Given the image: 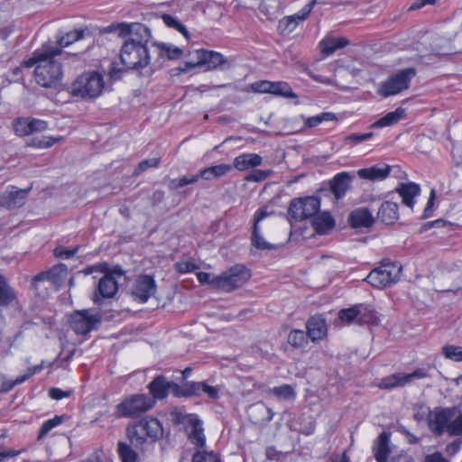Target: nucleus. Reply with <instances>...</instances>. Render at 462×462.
<instances>
[{
	"label": "nucleus",
	"mask_w": 462,
	"mask_h": 462,
	"mask_svg": "<svg viewBox=\"0 0 462 462\" xmlns=\"http://www.w3.org/2000/svg\"><path fill=\"white\" fill-rule=\"evenodd\" d=\"M193 462H221L219 456L212 451H197L192 457Z\"/></svg>",
	"instance_id": "48"
},
{
	"label": "nucleus",
	"mask_w": 462,
	"mask_h": 462,
	"mask_svg": "<svg viewBox=\"0 0 462 462\" xmlns=\"http://www.w3.org/2000/svg\"><path fill=\"white\" fill-rule=\"evenodd\" d=\"M348 222L353 227H371L374 223V217L367 208H357L348 217Z\"/></svg>",
	"instance_id": "22"
},
{
	"label": "nucleus",
	"mask_w": 462,
	"mask_h": 462,
	"mask_svg": "<svg viewBox=\"0 0 462 462\" xmlns=\"http://www.w3.org/2000/svg\"><path fill=\"white\" fill-rule=\"evenodd\" d=\"M308 338L310 337L303 330L292 329L288 335L287 342L294 348H303L309 343Z\"/></svg>",
	"instance_id": "36"
},
{
	"label": "nucleus",
	"mask_w": 462,
	"mask_h": 462,
	"mask_svg": "<svg viewBox=\"0 0 462 462\" xmlns=\"http://www.w3.org/2000/svg\"><path fill=\"white\" fill-rule=\"evenodd\" d=\"M270 94L288 98H294L297 97L292 91L291 86L284 81H272Z\"/></svg>",
	"instance_id": "41"
},
{
	"label": "nucleus",
	"mask_w": 462,
	"mask_h": 462,
	"mask_svg": "<svg viewBox=\"0 0 462 462\" xmlns=\"http://www.w3.org/2000/svg\"><path fill=\"white\" fill-rule=\"evenodd\" d=\"M302 119L304 120L305 126H307L309 128H313V127L319 125V124H321L322 122L336 120L337 117H336V115L333 113L323 112V113H320L319 115L307 117V118L302 116Z\"/></svg>",
	"instance_id": "44"
},
{
	"label": "nucleus",
	"mask_w": 462,
	"mask_h": 462,
	"mask_svg": "<svg viewBox=\"0 0 462 462\" xmlns=\"http://www.w3.org/2000/svg\"><path fill=\"white\" fill-rule=\"evenodd\" d=\"M270 393L283 400H294L296 397V392L290 384L273 387V389H270Z\"/></svg>",
	"instance_id": "45"
},
{
	"label": "nucleus",
	"mask_w": 462,
	"mask_h": 462,
	"mask_svg": "<svg viewBox=\"0 0 462 462\" xmlns=\"http://www.w3.org/2000/svg\"><path fill=\"white\" fill-rule=\"evenodd\" d=\"M312 226L317 234L326 235L334 228L335 220L328 212H322L313 217Z\"/></svg>",
	"instance_id": "29"
},
{
	"label": "nucleus",
	"mask_w": 462,
	"mask_h": 462,
	"mask_svg": "<svg viewBox=\"0 0 462 462\" xmlns=\"http://www.w3.org/2000/svg\"><path fill=\"white\" fill-rule=\"evenodd\" d=\"M156 284L154 279L147 274L139 275L132 286V296L141 303L146 302L154 295Z\"/></svg>",
	"instance_id": "16"
},
{
	"label": "nucleus",
	"mask_w": 462,
	"mask_h": 462,
	"mask_svg": "<svg viewBox=\"0 0 462 462\" xmlns=\"http://www.w3.org/2000/svg\"><path fill=\"white\" fill-rule=\"evenodd\" d=\"M373 136H374L373 132H368V133H364V134L354 133V134L347 135L346 137V141L352 143L354 144H357V143H363L365 141L370 140Z\"/></svg>",
	"instance_id": "58"
},
{
	"label": "nucleus",
	"mask_w": 462,
	"mask_h": 462,
	"mask_svg": "<svg viewBox=\"0 0 462 462\" xmlns=\"http://www.w3.org/2000/svg\"><path fill=\"white\" fill-rule=\"evenodd\" d=\"M442 351L445 357L455 362L462 361V346L447 345L443 347Z\"/></svg>",
	"instance_id": "47"
},
{
	"label": "nucleus",
	"mask_w": 462,
	"mask_h": 462,
	"mask_svg": "<svg viewBox=\"0 0 462 462\" xmlns=\"http://www.w3.org/2000/svg\"><path fill=\"white\" fill-rule=\"evenodd\" d=\"M84 38V30H75L69 32L63 35H58L56 38V42L58 48L61 50L65 47L69 46L73 42Z\"/></svg>",
	"instance_id": "35"
},
{
	"label": "nucleus",
	"mask_w": 462,
	"mask_h": 462,
	"mask_svg": "<svg viewBox=\"0 0 462 462\" xmlns=\"http://www.w3.org/2000/svg\"><path fill=\"white\" fill-rule=\"evenodd\" d=\"M316 4V0H311L307 5H305L299 13L282 19L279 22V28L281 29L282 32L291 33L293 32L300 23L309 17Z\"/></svg>",
	"instance_id": "18"
},
{
	"label": "nucleus",
	"mask_w": 462,
	"mask_h": 462,
	"mask_svg": "<svg viewBox=\"0 0 462 462\" xmlns=\"http://www.w3.org/2000/svg\"><path fill=\"white\" fill-rule=\"evenodd\" d=\"M391 169L389 165H374L370 168L358 170L357 175L364 180H381L389 176Z\"/></svg>",
	"instance_id": "26"
},
{
	"label": "nucleus",
	"mask_w": 462,
	"mask_h": 462,
	"mask_svg": "<svg viewBox=\"0 0 462 462\" xmlns=\"http://www.w3.org/2000/svg\"><path fill=\"white\" fill-rule=\"evenodd\" d=\"M263 162V158L256 153H242L234 159L232 168L243 171L251 168L260 166Z\"/></svg>",
	"instance_id": "25"
},
{
	"label": "nucleus",
	"mask_w": 462,
	"mask_h": 462,
	"mask_svg": "<svg viewBox=\"0 0 462 462\" xmlns=\"http://www.w3.org/2000/svg\"><path fill=\"white\" fill-rule=\"evenodd\" d=\"M191 55L196 56V60H188L183 67L178 68L181 73H187L193 69L204 67L206 70H215L222 69L226 63L227 59L220 52L198 49L193 51Z\"/></svg>",
	"instance_id": "6"
},
{
	"label": "nucleus",
	"mask_w": 462,
	"mask_h": 462,
	"mask_svg": "<svg viewBox=\"0 0 462 462\" xmlns=\"http://www.w3.org/2000/svg\"><path fill=\"white\" fill-rule=\"evenodd\" d=\"M68 278V267L63 263L52 266L45 272L37 274L32 283L37 291L47 290L57 291Z\"/></svg>",
	"instance_id": "10"
},
{
	"label": "nucleus",
	"mask_w": 462,
	"mask_h": 462,
	"mask_svg": "<svg viewBox=\"0 0 462 462\" xmlns=\"http://www.w3.org/2000/svg\"><path fill=\"white\" fill-rule=\"evenodd\" d=\"M155 406V401L144 393L133 394L116 406L118 417L134 418L147 412Z\"/></svg>",
	"instance_id": "7"
},
{
	"label": "nucleus",
	"mask_w": 462,
	"mask_h": 462,
	"mask_svg": "<svg viewBox=\"0 0 462 462\" xmlns=\"http://www.w3.org/2000/svg\"><path fill=\"white\" fill-rule=\"evenodd\" d=\"M78 251V247L73 249H67L63 246H58L54 249V255L60 259H69L75 255Z\"/></svg>",
	"instance_id": "61"
},
{
	"label": "nucleus",
	"mask_w": 462,
	"mask_h": 462,
	"mask_svg": "<svg viewBox=\"0 0 462 462\" xmlns=\"http://www.w3.org/2000/svg\"><path fill=\"white\" fill-rule=\"evenodd\" d=\"M184 392H177L179 395H184V398L199 397L203 393L212 400L219 397V388L217 386L209 385L206 381L194 382L188 381L184 383Z\"/></svg>",
	"instance_id": "17"
},
{
	"label": "nucleus",
	"mask_w": 462,
	"mask_h": 462,
	"mask_svg": "<svg viewBox=\"0 0 462 462\" xmlns=\"http://www.w3.org/2000/svg\"><path fill=\"white\" fill-rule=\"evenodd\" d=\"M389 435L383 431L376 439L374 446V455L377 462H387L391 453Z\"/></svg>",
	"instance_id": "27"
},
{
	"label": "nucleus",
	"mask_w": 462,
	"mask_h": 462,
	"mask_svg": "<svg viewBox=\"0 0 462 462\" xmlns=\"http://www.w3.org/2000/svg\"><path fill=\"white\" fill-rule=\"evenodd\" d=\"M70 328L78 335L87 334V310L76 311L70 317Z\"/></svg>",
	"instance_id": "33"
},
{
	"label": "nucleus",
	"mask_w": 462,
	"mask_h": 462,
	"mask_svg": "<svg viewBox=\"0 0 462 462\" xmlns=\"http://www.w3.org/2000/svg\"><path fill=\"white\" fill-rule=\"evenodd\" d=\"M131 445L123 441L118 443L117 452L122 462H137L138 454Z\"/></svg>",
	"instance_id": "40"
},
{
	"label": "nucleus",
	"mask_w": 462,
	"mask_h": 462,
	"mask_svg": "<svg viewBox=\"0 0 462 462\" xmlns=\"http://www.w3.org/2000/svg\"><path fill=\"white\" fill-rule=\"evenodd\" d=\"M171 415L173 419L176 420L177 423H183L184 419L187 418L188 422L190 426V430L189 432V440L198 447H203L205 445V435L204 430L202 427V422L200 420L198 419L196 415L189 414V415H182L180 411H173L171 412Z\"/></svg>",
	"instance_id": "14"
},
{
	"label": "nucleus",
	"mask_w": 462,
	"mask_h": 462,
	"mask_svg": "<svg viewBox=\"0 0 462 462\" xmlns=\"http://www.w3.org/2000/svg\"><path fill=\"white\" fill-rule=\"evenodd\" d=\"M160 164L159 158H152L142 161L137 168L134 170V175H140L141 173L147 171L149 168H157Z\"/></svg>",
	"instance_id": "54"
},
{
	"label": "nucleus",
	"mask_w": 462,
	"mask_h": 462,
	"mask_svg": "<svg viewBox=\"0 0 462 462\" xmlns=\"http://www.w3.org/2000/svg\"><path fill=\"white\" fill-rule=\"evenodd\" d=\"M421 462H450L443 454L439 451L433 452L426 455Z\"/></svg>",
	"instance_id": "64"
},
{
	"label": "nucleus",
	"mask_w": 462,
	"mask_h": 462,
	"mask_svg": "<svg viewBox=\"0 0 462 462\" xmlns=\"http://www.w3.org/2000/svg\"><path fill=\"white\" fill-rule=\"evenodd\" d=\"M404 374H393L389 376L383 377L377 383V387L383 390H392L396 387L406 385Z\"/></svg>",
	"instance_id": "34"
},
{
	"label": "nucleus",
	"mask_w": 462,
	"mask_h": 462,
	"mask_svg": "<svg viewBox=\"0 0 462 462\" xmlns=\"http://www.w3.org/2000/svg\"><path fill=\"white\" fill-rule=\"evenodd\" d=\"M71 393H72L71 390L64 391L60 388H51L49 391L50 397L51 399L57 400V401L61 400L63 398H68L71 395Z\"/></svg>",
	"instance_id": "63"
},
{
	"label": "nucleus",
	"mask_w": 462,
	"mask_h": 462,
	"mask_svg": "<svg viewBox=\"0 0 462 462\" xmlns=\"http://www.w3.org/2000/svg\"><path fill=\"white\" fill-rule=\"evenodd\" d=\"M62 55L63 51L60 48L44 43L24 61V66L27 68L35 66L34 79L38 85L48 88H56L63 77L62 64L57 59Z\"/></svg>",
	"instance_id": "3"
},
{
	"label": "nucleus",
	"mask_w": 462,
	"mask_h": 462,
	"mask_svg": "<svg viewBox=\"0 0 462 462\" xmlns=\"http://www.w3.org/2000/svg\"><path fill=\"white\" fill-rule=\"evenodd\" d=\"M162 19L169 28L176 30L177 32L181 33L187 40L189 39V32L188 29L176 17L165 14L162 15Z\"/></svg>",
	"instance_id": "43"
},
{
	"label": "nucleus",
	"mask_w": 462,
	"mask_h": 462,
	"mask_svg": "<svg viewBox=\"0 0 462 462\" xmlns=\"http://www.w3.org/2000/svg\"><path fill=\"white\" fill-rule=\"evenodd\" d=\"M349 44V42L345 37H326L320 42L319 46L321 51L325 55H330L337 50L342 49Z\"/></svg>",
	"instance_id": "31"
},
{
	"label": "nucleus",
	"mask_w": 462,
	"mask_h": 462,
	"mask_svg": "<svg viewBox=\"0 0 462 462\" xmlns=\"http://www.w3.org/2000/svg\"><path fill=\"white\" fill-rule=\"evenodd\" d=\"M306 328L308 337L313 342L323 339L328 331L326 321L321 316L310 318L306 323Z\"/></svg>",
	"instance_id": "21"
},
{
	"label": "nucleus",
	"mask_w": 462,
	"mask_h": 462,
	"mask_svg": "<svg viewBox=\"0 0 462 462\" xmlns=\"http://www.w3.org/2000/svg\"><path fill=\"white\" fill-rule=\"evenodd\" d=\"M338 316L342 321H346L347 323H350L354 320L357 321L358 305H356L349 309L341 310L339 311Z\"/></svg>",
	"instance_id": "53"
},
{
	"label": "nucleus",
	"mask_w": 462,
	"mask_h": 462,
	"mask_svg": "<svg viewBox=\"0 0 462 462\" xmlns=\"http://www.w3.org/2000/svg\"><path fill=\"white\" fill-rule=\"evenodd\" d=\"M151 398L155 402L157 400L166 399L170 393L174 397L184 398V395L177 394V392H184V383L179 384L174 382L169 381L164 375H156L147 385Z\"/></svg>",
	"instance_id": "13"
},
{
	"label": "nucleus",
	"mask_w": 462,
	"mask_h": 462,
	"mask_svg": "<svg viewBox=\"0 0 462 462\" xmlns=\"http://www.w3.org/2000/svg\"><path fill=\"white\" fill-rule=\"evenodd\" d=\"M404 378L406 380V383L409 384L413 382V380L423 379L429 376L428 371L425 368H418L414 370L412 373L404 374Z\"/></svg>",
	"instance_id": "59"
},
{
	"label": "nucleus",
	"mask_w": 462,
	"mask_h": 462,
	"mask_svg": "<svg viewBox=\"0 0 462 462\" xmlns=\"http://www.w3.org/2000/svg\"><path fill=\"white\" fill-rule=\"evenodd\" d=\"M127 70L128 69L123 64L119 66L117 62L113 61L110 64L108 75L111 80L116 81L120 79Z\"/></svg>",
	"instance_id": "52"
},
{
	"label": "nucleus",
	"mask_w": 462,
	"mask_h": 462,
	"mask_svg": "<svg viewBox=\"0 0 462 462\" xmlns=\"http://www.w3.org/2000/svg\"><path fill=\"white\" fill-rule=\"evenodd\" d=\"M272 173H273V171H271V170H267V171L255 170L252 173L248 174L245 177V180L254 181V182L263 181L265 179H267Z\"/></svg>",
	"instance_id": "57"
},
{
	"label": "nucleus",
	"mask_w": 462,
	"mask_h": 462,
	"mask_svg": "<svg viewBox=\"0 0 462 462\" xmlns=\"http://www.w3.org/2000/svg\"><path fill=\"white\" fill-rule=\"evenodd\" d=\"M121 279H125V273L120 268H115L106 273L98 282L97 291L102 298H112L118 291Z\"/></svg>",
	"instance_id": "15"
},
{
	"label": "nucleus",
	"mask_w": 462,
	"mask_h": 462,
	"mask_svg": "<svg viewBox=\"0 0 462 462\" xmlns=\"http://www.w3.org/2000/svg\"><path fill=\"white\" fill-rule=\"evenodd\" d=\"M17 384H20V383L17 382V377L14 380H10L0 373V393L9 392Z\"/></svg>",
	"instance_id": "60"
},
{
	"label": "nucleus",
	"mask_w": 462,
	"mask_h": 462,
	"mask_svg": "<svg viewBox=\"0 0 462 462\" xmlns=\"http://www.w3.org/2000/svg\"><path fill=\"white\" fill-rule=\"evenodd\" d=\"M152 46L157 50L158 59L167 58L170 60H176L183 56V50L166 42H153Z\"/></svg>",
	"instance_id": "28"
},
{
	"label": "nucleus",
	"mask_w": 462,
	"mask_h": 462,
	"mask_svg": "<svg viewBox=\"0 0 462 462\" xmlns=\"http://www.w3.org/2000/svg\"><path fill=\"white\" fill-rule=\"evenodd\" d=\"M402 270V267L398 262L383 260L380 266L369 273L365 281L377 289L391 287L400 280Z\"/></svg>",
	"instance_id": "5"
},
{
	"label": "nucleus",
	"mask_w": 462,
	"mask_h": 462,
	"mask_svg": "<svg viewBox=\"0 0 462 462\" xmlns=\"http://www.w3.org/2000/svg\"><path fill=\"white\" fill-rule=\"evenodd\" d=\"M15 300V292L9 286L6 279L0 275V306L11 304Z\"/></svg>",
	"instance_id": "39"
},
{
	"label": "nucleus",
	"mask_w": 462,
	"mask_h": 462,
	"mask_svg": "<svg viewBox=\"0 0 462 462\" xmlns=\"http://www.w3.org/2000/svg\"><path fill=\"white\" fill-rule=\"evenodd\" d=\"M377 218L386 224H394L399 219V206L396 202L383 201L377 211Z\"/></svg>",
	"instance_id": "23"
},
{
	"label": "nucleus",
	"mask_w": 462,
	"mask_h": 462,
	"mask_svg": "<svg viewBox=\"0 0 462 462\" xmlns=\"http://www.w3.org/2000/svg\"><path fill=\"white\" fill-rule=\"evenodd\" d=\"M427 423L433 435L440 437L446 432L456 438L445 448L448 456L453 457L459 452L462 446V410L459 406L434 408L428 413Z\"/></svg>",
	"instance_id": "2"
},
{
	"label": "nucleus",
	"mask_w": 462,
	"mask_h": 462,
	"mask_svg": "<svg viewBox=\"0 0 462 462\" xmlns=\"http://www.w3.org/2000/svg\"><path fill=\"white\" fill-rule=\"evenodd\" d=\"M406 116L405 109L402 107H398L393 112H389L384 116L380 118L379 120L375 121L371 127H385L390 126L397 122H399L401 119H403Z\"/></svg>",
	"instance_id": "32"
},
{
	"label": "nucleus",
	"mask_w": 462,
	"mask_h": 462,
	"mask_svg": "<svg viewBox=\"0 0 462 462\" xmlns=\"http://www.w3.org/2000/svg\"><path fill=\"white\" fill-rule=\"evenodd\" d=\"M62 140V136H43L40 139H33L31 145L37 148H49Z\"/></svg>",
	"instance_id": "49"
},
{
	"label": "nucleus",
	"mask_w": 462,
	"mask_h": 462,
	"mask_svg": "<svg viewBox=\"0 0 462 462\" xmlns=\"http://www.w3.org/2000/svg\"><path fill=\"white\" fill-rule=\"evenodd\" d=\"M98 33L116 32L118 36L124 38L119 58L121 63L127 69L140 71L151 63L149 43L152 38L150 29L139 23H116L102 29L96 28Z\"/></svg>",
	"instance_id": "1"
},
{
	"label": "nucleus",
	"mask_w": 462,
	"mask_h": 462,
	"mask_svg": "<svg viewBox=\"0 0 462 462\" xmlns=\"http://www.w3.org/2000/svg\"><path fill=\"white\" fill-rule=\"evenodd\" d=\"M14 129L17 135H30L29 117L18 118L14 124Z\"/></svg>",
	"instance_id": "50"
},
{
	"label": "nucleus",
	"mask_w": 462,
	"mask_h": 462,
	"mask_svg": "<svg viewBox=\"0 0 462 462\" xmlns=\"http://www.w3.org/2000/svg\"><path fill=\"white\" fill-rule=\"evenodd\" d=\"M352 176L346 171L339 172L329 181L330 190L337 199H342L351 187Z\"/></svg>",
	"instance_id": "20"
},
{
	"label": "nucleus",
	"mask_w": 462,
	"mask_h": 462,
	"mask_svg": "<svg viewBox=\"0 0 462 462\" xmlns=\"http://www.w3.org/2000/svg\"><path fill=\"white\" fill-rule=\"evenodd\" d=\"M30 134L44 132L48 128V123L36 118L29 117Z\"/></svg>",
	"instance_id": "56"
},
{
	"label": "nucleus",
	"mask_w": 462,
	"mask_h": 462,
	"mask_svg": "<svg viewBox=\"0 0 462 462\" xmlns=\"http://www.w3.org/2000/svg\"><path fill=\"white\" fill-rule=\"evenodd\" d=\"M378 318L376 312L370 306L363 304L358 305L357 323L359 324H376Z\"/></svg>",
	"instance_id": "37"
},
{
	"label": "nucleus",
	"mask_w": 462,
	"mask_h": 462,
	"mask_svg": "<svg viewBox=\"0 0 462 462\" xmlns=\"http://www.w3.org/2000/svg\"><path fill=\"white\" fill-rule=\"evenodd\" d=\"M199 268V266L192 259L180 261L175 263V270L180 273H192Z\"/></svg>",
	"instance_id": "51"
},
{
	"label": "nucleus",
	"mask_w": 462,
	"mask_h": 462,
	"mask_svg": "<svg viewBox=\"0 0 462 462\" xmlns=\"http://www.w3.org/2000/svg\"><path fill=\"white\" fill-rule=\"evenodd\" d=\"M31 188L27 189H18L14 187L6 189L0 195V207L6 209H13L20 208L25 204L28 192Z\"/></svg>",
	"instance_id": "19"
},
{
	"label": "nucleus",
	"mask_w": 462,
	"mask_h": 462,
	"mask_svg": "<svg viewBox=\"0 0 462 462\" xmlns=\"http://www.w3.org/2000/svg\"><path fill=\"white\" fill-rule=\"evenodd\" d=\"M252 245L258 250H273L276 245L267 242L260 233L259 226L254 224L253 232L251 236Z\"/></svg>",
	"instance_id": "38"
},
{
	"label": "nucleus",
	"mask_w": 462,
	"mask_h": 462,
	"mask_svg": "<svg viewBox=\"0 0 462 462\" xmlns=\"http://www.w3.org/2000/svg\"><path fill=\"white\" fill-rule=\"evenodd\" d=\"M417 72L414 68L400 69L383 81L378 88V94L383 97L395 96L410 88L411 79Z\"/></svg>",
	"instance_id": "9"
},
{
	"label": "nucleus",
	"mask_w": 462,
	"mask_h": 462,
	"mask_svg": "<svg viewBox=\"0 0 462 462\" xmlns=\"http://www.w3.org/2000/svg\"><path fill=\"white\" fill-rule=\"evenodd\" d=\"M272 81L260 80L252 84L251 88L257 93H269L271 91Z\"/></svg>",
	"instance_id": "62"
},
{
	"label": "nucleus",
	"mask_w": 462,
	"mask_h": 462,
	"mask_svg": "<svg viewBox=\"0 0 462 462\" xmlns=\"http://www.w3.org/2000/svg\"><path fill=\"white\" fill-rule=\"evenodd\" d=\"M163 433L162 422L152 416H145L126 428L129 441L137 448L144 444H154L162 439Z\"/></svg>",
	"instance_id": "4"
},
{
	"label": "nucleus",
	"mask_w": 462,
	"mask_h": 462,
	"mask_svg": "<svg viewBox=\"0 0 462 462\" xmlns=\"http://www.w3.org/2000/svg\"><path fill=\"white\" fill-rule=\"evenodd\" d=\"M65 419H66V416L61 415V416H55L54 418L44 421L40 429L39 439H42L45 435H47L53 428L57 427L60 423H62Z\"/></svg>",
	"instance_id": "46"
},
{
	"label": "nucleus",
	"mask_w": 462,
	"mask_h": 462,
	"mask_svg": "<svg viewBox=\"0 0 462 462\" xmlns=\"http://www.w3.org/2000/svg\"><path fill=\"white\" fill-rule=\"evenodd\" d=\"M70 94L73 97H85L87 96V75L80 74L70 86Z\"/></svg>",
	"instance_id": "42"
},
{
	"label": "nucleus",
	"mask_w": 462,
	"mask_h": 462,
	"mask_svg": "<svg viewBox=\"0 0 462 462\" xmlns=\"http://www.w3.org/2000/svg\"><path fill=\"white\" fill-rule=\"evenodd\" d=\"M320 209V199L317 196L293 199L289 206L288 214L295 221L314 217Z\"/></svg>",
	"instance_id": "11"
},
{
	"label": "nucleus",
	"mask_w": 462,
	"mask_h": 462,
	"mask_svg": "<svg viewBox=\"0 0 462 462\" xmlns=\"http://www.w3.org/2000/svg\"><path fill=\"white\" fill-rule=\"evenodd\" d=\"M105 88L103 74L98 71L88 73V98H97Z\"/></svg>",
	"instance_id": "30"
},
{
	"label": "nucleus",
	"mask_w": 462,
	"mask_h": 462,
	"mask_svg": "<svg viewBox=\"0 0 462 462\" xmlns=\"http://www.w3.org/2000/svg\"><path fill=\"white\" fill-rule=\"evenodd\" d=\"M83 55L84 52L70 53L63 51V55L61 57H57V59L60 60V64L64 60H67L68 64H75L76 62L84 63L85 60L83 58Z\"/></svg>",
	"instance_id": "55"
},
{
	"label": "nucleus",
	"mask_w": 462,
	"mask_h": 462,
	"mask_svg": "<svg viewBox=\"0 0 462 462\" xmlns=\"http://www.w3.org/2000/svg\"><path fill=\"white\" fill-rule=\"evenodd\" d=\"M232 170L229 164H218L202 169L199 174L191 177L183 176L172 179L169 181L168 188L170 190H176L189 184L197 182L200 178L209 180L215 178H221Z\"/></svg>",
	"instance_id": "12"
},
{
	"label": "nucleus",
	"mask_w": 462,
	"mask_h": 462,
	"mask_svg": "<svg viewBox=\"0 0 462 462\" xmlns=\"http://www.w3.org/2000/svg\"><path fill=\"white\" fill-rule=\"evenodd\" d=\"M395 190L402 199V203L411 208L416 202L415 198L420 193V186L414 182L400 183Z\"/></svg>",
	"instance_id": "24"
},
{
	"label": "nucleus",
	"mask_w": 462,
	"mask_h": 462,
	"mask_svg": "<svg viewBox=\"0 0 462 462\" xmlns=\"http://www.w3.org/2000/svg\"><path fill=\"white\" fill-rule=\"evenodd\" d=\"M251 277V272L243 264H236L216 276L217 289L231 292L241 288Z\"/></svg>",
	"instance_id": "8"
}]
</instances>
